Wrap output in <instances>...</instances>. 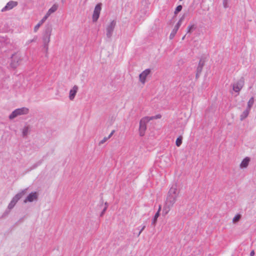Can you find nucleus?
Here are the masks:
<instances>
[{
  "label": "nucleus",
  "mask_w": 256,
  "mask_h": 256,
  "mask_svg": "<svg viewBox=\"0 0 256 256\" xmlns=\"http://www.w3.org/2000/svg\"><path fill=\"white\" fill-rule=\"evenodd\" d=\"M178 194L177 185L176 184L172 185L168 192L166 202V206L168 209L172 207L176 202Z\"/></svg>",
  "instance_id": "f257e3e1"
},
{
  "label": "nucleus",
  "mask_w": 256,
  "mask_h": 256,
  "mask_svg": "<svg viewBox=\"0 0 256 256\" xmlns=\"http://www.w3.org/2000/svg\"><path fill=\"white\" fill-rule=\"evenodd\" d=\"M28 188L22 190L20 192L16 194L8 205V209L12 210L15 206L17 202L20 200L27 192Z\"/></svg>",
  "instance_id": "f03ea898"
},
{
  "label": "nucleus",
  "mask_w": 256,
  "mask_h": 256,
  "mask_svg": "<svg viewBox=\"0 0 256 256\" xmlns=\"http://www.w3.org/2000/svg\"><path fill=\"white\" fill-rule=\"evenodd\" d=\"M153 120V117L146 116L142 118L140 122L139 132L140 136H142L145 134L146 130V124L150 120Z\"/></svg>",
  "instance_id": "7ed1b4c3"
},
{
  "label": "nucleus",
  "mask_w": 256,
  "mask_h": 256,
  "mask_svg": "<svg viewBox=\"0 0 256 256\" xmlns=\"http://www.w3.org/2000/svg\"><path fill=\"white\" fill-rule=\"evenodd\" d=\"M28 112V109L26 108H22L15 110L9 116V118L10 120L14 119L18 116L26 114Z\"/></svg>",
  "instance_id": "20e7f679"
},
{
  "label": "nucleus",
  "mask_w": 256,
  "mask_h": 256,
  "mask_svg": "<svg viewBox=\"0 0 256 256\" xmlns=\"http://www.w3.org/2000/svg\"><path fill=\"white\" fill-rule=\"evenodd\" d=\"M52 32V26L50 24H47L46 26L44 35L42 36V42H50V36Z\"/></svg>",
  "instance_id": "39448f33"
},
{
  "label": "nucleus",
  "mask_w": 256,
  "mask_h": 256,
  "mask_svg": "<svg viewBox=\"0 0 256 256\" xmlns=\"http://www.w3.org/2000/svg\"><path fill=\"white\" fill-rule=\"evenodd\" d=\"M244 84V80L242 77L236 82L232 84V90L236 92H239Z\"/></svg>",
  "instance_id": "423d86ee"
},
{
  "label": "nucleus",
  "mask_w": 256,
  "mask_h": 256,
  "mask_svg": "<svg viewBox=\"0 0 256 256\" xmlns=\"http://www.w3.org/2000/svg\"><path fill=\"white\" fill-rule=\"evenodd\" d=\"M116 25V22L113 20L107 26L106 28V35L107 38H110L112 37Z\"/></svg>",
  "instance_id": "0eeeda50"
},
{
  "label": "nucleus",
  "mask_w": 256,
  "mask_h": 256,
  "mask_svg": "<svg viewBox=\"0 0 256 256\" xmlns=\"http://www.w3.org/2000/svg\"><path fill=\"white\" fill-rule=\"evenodd\" d=\"M12 62L10 64L11 66L14 68H16L20 64L22 60L19 54H14L11 56Z\"/></svg>",
  "instance_id": "6e6552de"
},
{
  "label": "nucleus",
  "mask_w": 256,
  "mask_h": 256,
  "mask_svg": "<svg viewBox=\"0 0 256 256\" xmlns=\"http://www.w3.org/2000/svg\"><path fill=\"white\" fill-rule=\"evenodd\" d=\"M102 4L100 3L96 4L95 6L92 14V21L94 22H96L100 16V14L102 10Z\"/></svg>",
  "instance_id": "1a4fd4ad"
},
{
  "label": "nucleus",
  "mask_w": 256,
  "mask_h": 256,
  "mask_svg": "<svg viewBox=\"0 0 256 256\" xmlns=\"http://www.w3.org/2000/svg\"><path fill=\"white\" fill-rule=\"evenodd\" d=\"M38 194L37 192H32L27 196V197L24 200V203H26L27 202H32L34 201H36L38 200Z\"/></svg>",
  "instance_id": "9d476101"
},
{
  "label": "nucleus",
  "mask_w": 256,
  "mask_h": 256,
  "mask_svg": "<svg viewBox=\"0 0 256 256\" xmlns=\"http://www.w3.org/2000/svg\"><path fill=\"white\" fill-rule=\"evenodd\" d=\"M150 69H146L144 71H143L139 76L140 81L142 84H144L146 82V80L147 76L150 74Z\"/></svg>",
  "instance_id": "9b49d317"
},
{
  "label": "nucleus",
  "mask_w": 256,
  "mask_h": 256,
  "mask_svg": "<svg viewBox=\"0 0 256 256\" xmlns=\"http://www.w3.org/2000/svg\"><path fill=\"white\" fill-rule=\"evenodd\" d=\"M18 2L14 1L9 2L2 9V12L10 10L17 6Z\"/></svg>",
  "instance_id": "f8f14e48"
},
{
  "label": "nucleus",
  "mask_w": 256,
  "mask_h": 256,
  "mask_svg": "<svg viewBox=\"0 0 256 256\" xmlns=\"http://www.w3.org/2000/svg\"><path fill=\"white\" fill-rule=\"evenodd\" d=\"M78 88L77 86L75 85L70 90L69 98L70 100H73L75 97V96L78 90Z\"/></svg>",
  "instance_id": "ddd939ff"
},
{
  "label": "nucleus",
  "mask_w": 256,
  "mask_h": 256,
  "mask_svg": "<svg viewBox=\"0 0 256 256\" xmlns=\"http://www.w3.org/2000/svg\"><path fill=\"white\" fill-rule=\"evenodd\" d=\"M58 8V5L54 4L48 10L46 14L45 15L48 18V17L53 12H55Z\"/></svg>",
  "instance_id": "4468645a"
},
{
  "label": "nucleus",
  "mask_w": 256,
  "mask_h": 256,
  "mask_svg": "<svg viewBox=\"0 0 256 256\" xmlns=\"http://www.w3.org/2000/svg\"><path fill=\"white\" fill-rule=\"evenodd\" d=\"M250 158L248 157L244 158L240 164V168H246L249 164Z\"/></svg>",
  "instance_id": "2eb2a0df"
},
{
  "label": "nucleus",
  "mask_w": 256,
  "mask_h": 256,
  "mask_svg": "<svg viewBox=\"0 0 256 256\" xmlns=\"http://www.w3.org/2000/svg\"><path fill=\"white\" fill-rule=\"evenodd\" d=\"M160 210H161V206H160L159 208H158V212H156V213L155 214L154 218L152 220V225H154V226H156V222L157 221V219L158 218V216H160Z\"/></svg>",
  "instance_id": "dca6fc26"
},
{
  "label": "nucleus",
  "mask_w": 256,
  "mask_h": 256,
  "mask_svg": "<svg viewBox=\"0 0 256 256\" xmlns=\"http://www.w3.org/2000/svg\"><path fill=\"white\" fill-rule=\"evenodd\" d=\"M48 18L44 16L42 20L34 26V32H36L40 26Z\"/></svg>",
  "instance_id": "f3484780"
},
{
  "label": "nucleus",
  "mask_w": 256,
  "mask_h": 256,
  "mask_svg": "<svg viewBox=\"0 0 256 256\" xmlns=\"http://www.w3.org/2000/svg\"><path fill=\"white\" fill-rule=\"evenodd\" d=\"M250 110L246 108V109L240 115V120H242L246 118L248 115Z\"/></svg>",
  "instance_id": "a211bd4d"
},
{
  "label": "nucleus",
  "mask_w": 256,
  "mask_h": 256,
  "mask_svg": "<svg viewBox=\"0 0 256 256\" xmlns=\"http://www.w3.org/2000/svg\"><path fill=\"white\" fill-rule=\"evenodd\" d=\"M50 42H43V48L45 50L46 56H48V43Z\"/></svg>",
  "instance_id": "6ab92c4d"
},
{
  "label": "nucleus",
  "mask_w": 256,
  "mask_h": 256,
  "mask_svg": "<svg viewBox=\"0 0 256 256\" xmlns=\"http://www.w3.org/2000/svg\"><path fill=\"white\" fill-rule=\"evenodd\" d=\"M7 43V40L6 38L3 37L0 38V48L4 46Z\"/></svg>",
  "instance_id": "aec40b11"
},
{
  "label": "nucleus",
  "mask_w": 256,
  "mask_h": 256,
  "mask_svg": "<svg viewBox=\"0 0 256 256\" xmlns=\"http://www.w3.org/2000/svg\"><path fill=\"white\" fill-rule=\"evenodd\" d=\"M184 16H182L178 20V23L176 24V25L175 26L174 28V29H175L176 30H178L180 26L182 23V22L183 21L184 19Z\"/></svg>",
  "instance_id": "412c9836"
},
{
  "label": "nucleus",
  "mask_w": 256,
  "mask_h": 256,
  "mask_svg": "<svg viewBox=\"0 0 256 256\" xmlns=\"http://www.w3.org/2000/svg\"><path fill=\"white\" fill-rule=\"evenodd\" d=\"M254 103V97H252L248 102V106L247 108L249 110H250L251 108L253 106Z\"/></svg>",
  "instance_id": "4be33fe9"
},
{
  "label": "nucleus",
  "mask_w": 256,
  "mask_h": 256,
  "mask_svg": "<svg viewBox=\"0 0 256 256\" xmlns=\"http://www.w3.org/2000/svg\"><path fill=\"white\" fill-rule=\"evenodd\" d=\"M29 128L28 126H26L22 129V136L23 137L26 136L28 133Z\"/></svg>",
  "instance_id": "5701e85b"
},
{
  "label": "nucleus",
  "mask_w": 256,
  "mask_h": 256,
  "mask_svg": "<svg viewBox=\"0 0 256 256\" xmlns=\"http://www.w3.org/2000/svg\"><path fill=\"white\" fill-rule=\"evenodd\" d=\"M241 218V215L240 214H236L232 219V222L233 223H236L238 222Z\"/></svg>",
  "instance_id": "b1692460"
},
{
  "label": "nucleus",
  "mask_w": 256,
  "mask_h": 256,
  "mask_svg": "<svg viewBox=\"0 0 256 256\" xmlns=\"http://www.w3.org/2000/svg\"><path fill=\"white\" fill-rule=\"evenodd\" d=\"M182 136H180L178 138H177V139L176 140V144L178 146H180L182 144Z\"/></svg>",
  "instance_id": "393cba45"
},
{
  "label": "nucleus",
  "mask_w": 256,
  "mask_h": 256,
  "mask_svg": "<svg viewBox=\"0 0 256 256\" xmlns=\"http://www.w3.org/2000/svg\"><path fill=\"white\" fill-rule=\"evenodd\" d=\"M196 28V27L194 24L188 26V28L187 34L191 33Z\"/></svg>",
  "instance_id": "a878e982"
},
{
  "label": "nucleus",
  "mask_w": 256,
  "mask_h": 256,
  "mask_svg": "<svg viewBox=\"0 0 256 256\" xmlns=\"http://www.w3.org/2000/svg\"><path fill=\"white\" fill-rule=\"evenodd\" d=\"M202 67L198 66L197 69H196V78H198L202 70Z\"/></svg>",
  "instance_id": "bb28decb"
},
{
  "label": "nucleus",
  "mask_w": 256,
  "mask_h": 256,
  "mask_svg": "<svg viewBox=\"0 0 256 256\" xmlns=\"http://www.w3.org/2000/svg\"><path fill=\"white\" fill-rule=\"evenodd\" d=\"M177 32H178V30H176L174 28L173 30H172V32H171V34H170V38L171 39V40L174 37V36H175Z\"/></svg>",
  "instance_id": "cd10ccee"
},
{
  "label": "nucleus",
  "mask_w": 256,
  "mask_h": 256,
  "mask_svg": "<svg viewBox=\"0 0 256 256\" xmlns=\"http://www.w3.org/2000/svg\"><path fill=\"white\" fill-rule=\"evenodd\" d=\"M182 6L181 5H179L178 6L176 10H175V11H174V14H176L178 12H180L182 10Z\"/></svg>",
  "instance_id": "c85d7f7f"
},
{
  "label": "nucleus",
  "mask_w": 256,
  "mask_h": 256,
  "mask_svg": "<svg viewBox=\"0 0 256 256\" xmlns=\"http://www.w3.org/2000/svg\"><path fill=\"white\" fill-rule=\"evenodd\" d=\"M108 137H104L102 140H100L99 142V145H102L104 144L108 140Z\"/></svg>",
  "instance_id": "c756f323"
},
{
  "label": "nucleus",
  "mask_w": 256,
  "mask_h": 256,
  "mask_svg": "<svg viewBox=\"0 0 256 256\" xmlns=\"http://www.w3.org/2000/svg\"><path fill=\"white\" fill-rule=\"evenodd\" d=\"M223 5L224 8H227L228 7V0H223Z\"/></svg>",
  "instance_id": "7c9ffc66"
},
{
  "label": "nucleus",
  "mask_w": 256,
  "mask_h": 256,
  "mask_svg": "<svg viewBox=\"0 0 256 256\" xmlns=\"http://www.w3.org/2000/svg\"><path fill=\"white\" fill-rule=\"evenodd\" d=\"M204 64V62L202 60H200L198 66L203 68Z\"/></svg>",
  "instance_id": "2f4dec72"
},
{
  "label": "nucleus",
  "mask_w": 256,
  "mask_h": 256,
  "mask_svg": "<svg viewBox=\"0 0 256 256\" xmlns=\"http://www.w3.org/2000/svg\"><path fill=\"white\" fill-rule=\"evenodd\" d=\"M11 210L8 209L3 214L2 216H6L9 214Z\"/></svg>",
  "instance_id": "473e14b6"
},
{
  "label": "nucleus",
  "mask_w": 256,
  "mask_h": 256,
  "mask_svg": "<svg viewBox=\"0 0 256 256\" xmlns=\"http://www.w3.org/2000/svg\"><path fill=\"white\" fill-rule=\"evenodd\" d=\"M106 210V207H104V208L103 209L102 211V212L101 214H100V216H102L104 214Z\"/></svg>",
  "instance_id": "72a5a7b5"
},
{
  "label": "nucleus",
  "mask_w": 256,
  "mask_h": 256,
  "mask_svg": "<svg viewBox=\"0 0 256 256\" xmlns=\"http://www.w3.org/2000/svg\"><path fill=\"white\" fill-rule=\"evenodd\" d=\"M146 228V226H142V228H141L140 230V231L138 234V236H139L140 235V234H141V232L144 230V229L145 228Z\"/></svg>",
  "instance_id": "f704fd0d"
},
{
  "label": "nucleus",
  "mask_w": 256,
  "mask_h": 256,
  "mask_svg": "<svg viewBox=\"0 0 256 256\" xmlns=\"http://www.w3.org/2000/svg\"><path fill=\"white\" fill-rule=\"evenodd\" d=\"M114 132H115V131H114V130H113L111 132V133H110V134H109V136H108V138H110L112 137V136L113 135V134H114Z\"/></svg>",
  "instance_id": "c9c22d12"
},
{
  "label": "nucleus",
  "mask_w": 256,
  "mask_h": 256,
  "mask_svg": "<svg viewBox=\"0 0 256 256\" xmlns=\"http://www.w3.org/2000/svg\"><path fill=\"white\" fill-rule=\"evenodd\" d=\"M153 117V119L154 118H161V116L160 114H158L156 116H152Z\"/></svg>",
  "instance_id": "e433bc0d"
},
{
  "label": "nucleus",
  "mask_w": 256,
  "mask_h": 256,
  "mask_svg": "<svg viewBox=\"0 0 256 256\" xmlns=\"http://www.w3.org/2000/svg\"><path fill=\"white\" fill-rule=\"evenodd\" d=\"M255 253H254V251L253 250H252L250 252V256H254Z\"/></svg>",
  "instance_id": "4c0bfd02"
},
{
  "label": "nucleus",
  "mask_w": 256,
  "mask_h": 256,
  "mask_svg": "<svg viewBox=\"0 0 256 256\" xmlns=\"http://www.w3.org/2000/svg\"><path fill=\"white\" fill-rule=\"evenodd\" d=\"M104 205H105V207H106V208H108V204L107 202H106L104 203Z\"/></svg>",
  "instance_id": "58836bf2"
},
{
  "label": "nucleus",
  "mask_w": 256,
  "mask_h": 256,
  "mask_svg": "<svg viewBox=\"0 0 256 256\" xmlns=\"http://www.w3.org/2000/svg\"><path fill=\"white\" fill-rule=\"evenodd\" d=\"M34 39H33V40H30V41H28V42H29V43H30V42H34Z\"/></svg>",
  "instance_id": "ea45409f"
},
{
  "label": "nucleus",
  "mask_w": 256,
  "mask_h": 256,
  "mask_svg": "<svg viewBox=\"0 0 256 256\" xmlns=\"http://www.w3.org/2000/svg\"><path fill=\"white\" fill-rule=\"evenodd\" d=\"M103 202H104V201H103V200L102 199V200H101V204H102V205L103 204Z\"/></svg>",
  "instance_id": "a19ab883"
},
{
  "label": "nucleus",
  "mask_w": 256,
  "mask_h": 256,
  "mask_svg": "<svg viewBox=\"0 0 256 256\" xmlns=\"http://www.w3.org/2000/svg\"><path fill=\"white\" fill-rule=\"evenodd\" d=\"M185 37H186V35H185V36H184L182 37V40H184V38H185Z\"/></svg>",
  "instance_id": "79ce46f5"
}]
</instances>
